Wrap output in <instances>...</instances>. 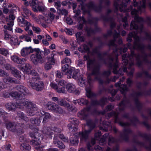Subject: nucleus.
Listing matches in <instances>:
<instances>
[{
  "mask_svg": "<svg viewBox=\"0 0 151 151\" xmlns=\"http://www.w3.org/2000/svg\"><path fill=\"white\" fill-rule=\"evenodd\" d=\"M40 51L39 49H32L31 47H24L22 48L20 52L21 55L24 57H26L30 53L36 52L37 53Z\"/></svg>",
  "mask_w": 151,
  "mask_h": 151,
  "instance_id": "0eeeda50",
  "label": "nucleus"
},
{
  "mask_svg": "<svg viewBox=\"0 0 151 151\" xmlns=\"http://www.w3.org/2000/svg\"><path fill=\"white\" fill-rule=\"evenodd\" d=\"M21 148L24 150L25 149L26 150H29L31 149V147L30 145L27 144L23 143L21 145Z\"/></svg>",
  "mask_w": 151,
  "mask_h": 151,
  "instance_id": "ea45409f",
  "label": "nucleus"
},
{
  "mask_svg": "<svg viewBox=\"0 0 151 151\" xmlns=\"http://www.w3.org/2000/svg\"><path fill=\"white\" fill-rule=\"evenodd\" d=\"M11 58L14 62L17 63H20V62H19V58L17 56L15 55L12 56Z\"/></svg>",
  "mask_w": 151,
  "mask_h": 151,
  "instance_id": "49530a36",
  "label": "nucleus"
},
{
  "mask_svg": "<svg viewBox=\"0 0 151 151\" xmlns=\"http://www.w3.org/2000/svg\"><path fill=\"white\" fill-rule=\"evenodd\" d=\"M18 116L21 119H22L27 122L29 120L28 117L25 116L22 112H19L18 113Z\"/></svg>",
  "mask_w": 151,
  "mask_h": 151,
  "instance_id": "72a5a7b5",
  "label": "nucleus"
},
{
  "mask_svg": "<svg viewBox=\"0 0 151 151\" xmlns=\"http://www.w3.org/2000/svg\"><path fill=\"white\" fill-rule=\"evenodd\" d=\"M99 73V68L98 66H94V68L93 69L92 73H89L88 74L87 78L88 82L90 83L91 81V77L92 75H97Z\"/></svg>",
  "mask_w": 151,
  "mask_h": 151,
  "instance_id": "aec40b11",
  "label": "nucleus"
},
{
  "mask_svg": "<svg viewBox=\"0 0 151 151\" xmlns=\"http://www.w3.org/2000/svg\"><path fill=\"white\" fill-rule=\"evenodd\" d=\"M7 129L13 132H16L17 124L14 122H9L6 124Z\"/></svg>",
  "mask_w": 151,
  "mask_h": 151,
  "instance_id": "dca6fc26",
  "label": "nucleus"
},
{
  "mask_svg": "<svg viewBox=\"0 0 151 151\" xmlns=\"http://www.w3.org/2000/svg\"><path fill=\"white\" fill-rule=\"evenodd\" d=\"M26 107L28 109L34 110L36 109V106L35 104L29 101Z\"/></svg>",
  "mask_w": 151,
  "mask_h": 151,
  "instance_id": "7c9ffc66",
  "label": "nucleus"
},
{
  "mask_svg": "<svg viewBox=\"0 0 151 151\" xmlns=\"http://www.w3.org/2000/svg\"><path fill=\"white\" fill-rule=\"evenodd\" d=\"M32 78L34 82V83H34L36 84V83H37L38 81H40V77L38 76H37V75L36 76L32 77Z\"/></svg>",
  "mask_w": 151,
  "mask_h": 151,
  "instance_id": "5fc2aeb1",
  "label": "nucleus"
},
{
  "mask_svg": "<svg viewBox=\"0 0 151 151\" xmlns=\"http://www.w3.org/2000/svg\"><path fill=\"white\" fill-rule=\"evenodd\" d=\"M138 26L137 24V22L135 21H132L130 25V29H135L134 32L129 33L128 37L127 38V40L129 42H131L132 41V37H133L134 39V44L133 48L134 49H137L141 50L142 53V55H140L139 54H135L133 51H131V54L128 56H127L126 54H124L122 56V59L123 64L125 65H127L129 59L131 62L129 63L130 66L134 64V60L135 59L137 61V64L138 66H140L142 64L141 60H143L146 61L147 60V55L145 54L143 50L144 49L145 46L144 45L140 44L139 42V37L137 35V33Z\"/></svg>",
  "mask_w": 151,
  "mask_h": 151,
  "instance_id": "f257e3e1",
  "label": "nucleus"
},
{
  "mask_svg": "<svg viewBox=\"0 0 151 151\" xmlns=\"http://www.w3.org/2000/svg\"><path fill=\"white\" fill-rule=\"evenodd\" d=\"M29 86L38 91H40L44 88V83L42 81H38L36 84L30 82Z\"/></svg>",
  "mask_w": 151,
  "mask_h": 151,
  "instance_id": "1a4fd4ad",
  "label": "nucleus"
},
{
  "mask_svg": "<svg viewBox=\"0 0 151 151\" xmlns=\"http://www.w3.org/2000/svg\"><path fill=\"white\" fill-rule=\"evenodd\" d=\"M31 24L30 22H28V21H27L26 23L24 24V26H26V28L25 29V30L26 31H27L29 29V27L31 26Z\"/></svg>",
  "mask_w": 151,
  "mask_h": 151,
  "instance_id": "69168bd1",
  "label": "nucleus"
},
{
  "mask_svg": "<svg viewBox=\"0 0 151 151\" xmlns=\"http://www.w3.org/2000/svg\"><path fill=\"white\" fill-rule=\"evenodd\" d=\"M77 74L78 72L75 70L73 68H70L66 72L65 74L67 75L68 78H73L76 79L77 78Z\"/></svg>",
  "mask_w": 151,
  "mask_h": 151,
  "instance_id": "f8f14e48",
  "label": "nucleus"
},
{
  "mask_svg": "<svg viewBox=\"0 0 151 151\" xmlns=\"http://www.w3.org/2000/svg\"><path fill=\"white\" fill-rule=\"evenodd\" d=\"M42 117H33L30 119V122L32 124L35 126H39L42 119Z\"/></svg>",
  "mask_w": 151,
  "mask_h": 151,
  "instance_id": "b1692460",
  "label": "nucleus"
},
{
  "mask_svg": "<svg viewBox=\"0 0 151 151\" xmlns=\"http://www.w3.org/2000/svg\"><path fill=\"white\" fill-rule=\"evenodd\" d=\"M10 96L13 97L20 98L22 95L16 91H12L10 92Z\"/></svg>",
  "mask_w": 151,
  "mask_h": 151,
  "instance_id": "4c0bfd02",
  "label": "nucleus"
},
{
  "mask_svg": "<svg viewBox=\"0 0 151 151\" xmlns=\"http://www.w3.org/2000/svg\"><path fill=\"white\" fill-rule=\"evenodd\" d=\"M16 89L20 92L26 94L27 92V89L21 85H18L16 87Z\"/></svg>",
  "mask_w": 151,
  "mask_h": 151,
  "instance_id": "a878e982",
  "label": "nucleus"
},
{
  "mask_svg": "<svg viewBox=\"0 0 151 151\" xmlns=\"http://www.w3.org/2000/svg\"><path fill=\"white\" fill-rule=\"evenodd\" d=\"M32 17L38 24H40L44 28L47 27L48 24L52 23V21L50 19H46L45 18L41 15H40L38 17H37L34 15H32Z\"/></svg>",
  "mask_w": 151,
  "mask_h": 151,
  "instance_id": "39448f33",
  "label": "nucleus"
},
{
  "mask_svg": "<svg viewBox=\"0 0 151 151\" xmlns=\"http://www.w3.org/2000/svg\"><path fill=\"white\" fill-rule=\"evenodd\" d=\"M43 133L45 135L51 137V135L53 134V130L52 127H44L43 129Z\"/></svg>",
  "mask_w": 151,
  "mask_h": 151,
  "instance_id": "412c9836",
  "label": "nucleus"
},
{
  "mask_svg": "<svg viewBox=\"0 0 151 151\" xmlns=\"http://www.w3.org/2000/svg\"><path fill=\"white\" fill-rule=\"evenodd\" d=\"M113 87V86L112 85L110 86V88L109 89V91L111 93L113 96H114L117 93L118 90L117 89H114L113 90L112 89Z\"/></svg>",
  "mask_w": 151,
  "mask_h": 151,
  "instance_id": "09e8293b",
  "label": "nucleus"
},
{
  "mask_svg": "<svg viewBox=\"0 0 151 151\" xmlns=\"http://www.w3.org/2000/svg\"><path fill=\"white\" fill-rule=\"evenodd\" d=\"M58 9V12L59 15H62L65 16H66L68 14V11L65 9H58V8H57Z\"/></svg>",
  "mask_w": 151,
  "mask_h": 151,
  "instance_id": "473e14b6",
  "label": "nucleus"
},
{
  "mask_svg": "<svg viewBox=\"0 0 151 151\" xmlns=\"http://www.w3.org/2000/svg\"><path fill=\"white\" fill-rule=\"evenodd\" d=\"M86 95L88 97H91L93 96L92 93L90 89H86Z\"/></svg>",
  "mask_w": 151,
  "mask_h": 151,
  "instance_id": "e2e57ef3",
  "label": "nucleus"
},
{
  "mask_svg": "<svg viewBox=\"0 0 151 151\" xmlns=\"http://www.w3.org/2000/svg\"><path fill=\"white\" fill-rule=\"evenodd\" d=\"M81 33L79 32H77L76 34L77 40L78 43L84 41V38L83 36H81Z\"/></svg>",
  "mask_w": 151,
  "mask_h": 151,
  "instance_id": "c85d7f7f",
  "label": "nucleus"
},
{
  "mask_svg": "<svg viewBox=\"0 0 151 151\" xmlns=\"http://www.w3.org/2000/svg\"><path fill=\"white\" fill-rule=\"evenodd\" d=\"M45 9V6L41 5L40 3L35 7V8L33 10L35 12H37L38 11L43 12L44 11Z\"/></svg>",
  "mask_w": 151,
  "mask_h": 151,
  "instance_id": "393cba45",
  "label": "nucleus"
},
{
  "mask_svg": "<svg viewBox=\"0 0 151 151\" xmlns=\"http://www.w3.org/2000/svg\"><path fill=\"white\" fill-rule=\"evenodd\" d=\"M76 101L77 102V103L80 105H87L88 103L87 100L83 99L76 100Z\"/></svg>",
  "mask_w": 151,
  "mask_h": 151,
  "instance_id": "c9c22d12",
  "label": "nucleus"
},
{
  "mask_svg": "<svg viewBox=\"0 0 151 151\" xmlns=\"http://www.w3.org/2000/svg\"><path fill=\"white\" fill-rule=\"evenodd\" d=\"M10 41L12 44L14 45H19L20 43L18 41L17 38L16 37H12L10 38Z\"/></svg>",
  "mask_w": 151,
  "mask_h": 151,
  "instance_id": "2f4dec72",
  "label": "nucleus"
},
{
  "mask_svg": "<svg viewBox=\"0 0 151 151\" xmlns=\"http://www.w3.org/2000/svg\"><path fill=\"white\" fill-rule=\"evenodd\" d=\"M50 106V109L53 111L59 114L63 113V110L59 105L54 103L52 104Z\"/></svg>",
  "mask_w": 151,
  "mask_h": 151,
  "instance_id": "ddd939ff",
  "label": "nucleus"
},
{
  "mask_svg": "<svg viewBox=\"0 0 151 151\" xmlns=\"http://www.w3.org/2000/svg\"><path fill=\"white\" fill-rule=\"evenodd\" d=\"M50 118V115L49 113H46L44 115V117L43 119L42 122L44 123L47 122L48 119Z\"/></svg>",
  "mask_w": 151,
  "mask_h": 151,
  "instance_id": "c03bdc74",
  "label": "nucleus"
},
{
  "mask_svg": "<svg viewBox=\"0 0 151 151\" xmlns=\"http://www.w3.org/2000/svg\"><path fill=\"white\" fill-rule=\"evenodd\" d=\"M31 69V66L28 63L26 64L24 67H21L20 68V70L24 69V72L28 74H29L30 71Z\"/></svg>",
  "mask_w": 151,
  "mask_h": 151,
  "instance_id": "bb28decb",
  "label": "nucleus"
},
{
  "mask_svg": "<svg viewBox=\"0 0 151 151\" xmlns=\"http://www.w3.org/2000/svg\"><path fill=\"white\" fill-rule=\"evenodd\" d=\"M118 115V114L115 112H112L108 114V116L109 118L110 117L112 116H114L115 118V122H116L117 121V116Z\"/></svg>",
  "mask_w": 151,
  "mask_h": 151,
  "instance_id": "a19ab883",
  "label": "nucleus"
},
{
  "mask_svg": "<svg viewBox=\"0 0 151 151\" xmlns=\"http://www.w3.org/2000/svg\"><path fill=\"white\" fill-rule=\"evenodd\" d=\"M3 81L4 83L6 84L13 83L17 84L20 83V82L19 81L9 76V74H8L7 76H6L4 78Z\"/></svg>",
  "mask_w": 151,
  "mask_h": 151,
  "instance_id": "9d476101",
  "label": "nucleus"
},
{
  "mask_svg": "<svg viewBox=\"0 0 151 151\" xmlns=\"http://www.w3.org/2000/svg\"><path fill=\"white\" fill-rule=\"evenodd\" d=\"M134 6H131L129 10H131V14L134 19L137 22H141L143 21L142 18L139 17L137 15V11L133 7H136L138 6L139 11H141L142 8L144 9L146 6L145 0H133Z\"/></svg>",
  "mask_w": 151,
  "mask_h": 151,
  "instance_id": "20e7f679",
  "label": "nucleus"
},
{
  "mask_svg": "<svg viewBox=\"0 0 151 151\" xmlns=\"http://www.w3.org/2000/svg\"><path fill=\"white\" fill-rule=\"evenodd\" d=\"M6 109L9 111L15 110L18 108V105L17 104L12 102H8L5 105Z\"/></svg>",
  "mask_w": 151,
  "mask_h": 151,
  "instance_id": "5701e85b",
  "label": "nucleus"
},
{
  "mask_svg": "<svg viewBox=\"0 0 151 151\" xmlns=\"http://www.w3.org/2000/svg\"><path fill=\"white\" fill-rule=\"evenodd\" d=\"M27 20L21 17H19L18 19V22L19 25L21 27L24 26V24L26 23Z\"/></svg>",
  "mask_w": 151,
  "mask_h": 151,
  "instance_id": "c756f323",
  "label": "nucleus"
},
{
  "mask_svg": "<svg viewBox=\"0 0 151 151\" xmlns=\"http://www.w3.org/2000/svg\"><path fill=\"white\" fill-rule=\"evenodd\" d=\"M132 132V131L129 129H125L122 133H120L121 139L125 141H127L128 139V135Z\"/></svg>",
  "mask_w": 151,
  "mask_h": 151,
  "instance_id": "a211bd4d",
  "label": "nucleus"
},
{
  "mask_svg": "<svg viewBox=\"0 0 151 151\" xmlns=\"http://www.w3.org/2000/svg\"><path fill=\"white\" fill-rule=\"evenodd\" d=\"M30 143H31V144L35 147L39 145L40 143V142L39 140L37 141V139H36L35 140H32L31 141Z\"/></svg>",
  "mask_w": 151,
  "mask_h": 151,
  "instance_id": "37998d69",
  "label": "nucleus"
},
{
  "mask_svg": "<svg viewBox=\"0 0 151 151\" xmlns=\"http://www.w3.org/2000/svg\"><path fill=\"white\" fill-rule=\"evenodd\" d=\"M40 3L37 0H32L31 1H30L29 2L30 5L32 6L33 10Z\"/></svg>",
  "mask_w": 151,
  "mask_h": 151,
  "instance_id": "f704fd0d",
  "label": "nucleus"
},
{
  "mask_svg": "<svg viewBox=\"0 0 151 151\" xmlns=\"http://www.w3.org/2000/svg\"><path fill=\"white\" fill-rule=\"evenodd\" d=\"M58 105L63 106L68 108V110L69 111H73V109L72 106L70 105L68 103H67V102L64 100L62 99H59L58 101Z\"/></svg>",
  "mask_w": 151,
  "mask_h": 151,
  "instance_id": "4468645a",
  "label": "nucleus"
},
{
  "mask_svg": "<svg viewBox=\"0 0 151 151\" xmlns=\"http://www.w3.org/2000/svg\"><path fill=\"white\" fill-rule=\"evenodd\" d=\"M0 54L4 56H6L8 54L7 49L4 48H0Z\"/></svg>",
  "mask_w": 151,
  "mask_h": 151,
  "instance_id": "79ce46f5",
  "label": "nucleus"
},
{
  "mask_svg": "<svg viewBox=\"0 0 151 151\" xmlns=\"http://www.w3.org/2000/svg\"><path fill=\"white\" fill-rule=\"evenodd\" d=\"M107 102V99L106 98H102L101 99L99 102V104L102 106H103Z\"/></svg>",
  "mask_w": 151,
  "mask_h": 151,
  "instance_id": "3c124183",
  "label": "nucleus"
},
{
  "mask_svg": "<svg viewBox=\"0 0 151 151\" xmlns=\"http://www.w3.org/2000/svg\"><path fill=\"white\" fill-rule=\"evenodd\" d=\"M69 121L71 123L74 125H78L79 124L78 120L75 118H70Z\"/></svg>",
  "mask_w": 151,
  "mask_h": 151,
  "instance_id": "58836bf2",
  "label": "nucleus"
},
{
  "mask_svg": "<svg viewBox=\"0 0 151 151\" xmlns=\"http://www.w3.org/2000/svg\"><path fill=\"white\" fill-rule=\"evenodd\" d=\"M39 52L37 54L36 52H34L35 55L32 54L30 56V58L32 62L35 64H37L39 60L42 59V57L39 54Z\"/></svg>",
  "mask_w": 151,
  "mask_h": 151,
  "instance_id": "2eb2a0df",
  "label": "nucleus"
},
{
  "mask_svg": "<svg viewBox=\"0 0 151 151\" xmlns=\"http://www.w3.org/2000/svg\"><path fill=\"white\" fill-rule=\"evenodd\" d=\"M8 73H6L3 70H0V76L5 77L6 76H7Z\"/></svg>",
  "mask_w": 151,
  "mask_h": 151,
  "instance_id": "0e129e2a",
  "label": "nucleus"
},
{
  "mask_svg": "<svg viewBox=\"0 0 151 151\" xmlns=\"http://www.w3.org/2000/svg\"><path fill=\"white\" fill-rule=\"evenodd\" d=\"M121 93L124 94L125 91H127V88L125 85H123L122 87L120 89Z\"/></svg>",
  "mask_w": 151,
  "mask_h": 151,
  "instance_id": "6e6d98bb",
  "label": "nucleus"
},
{
  "mask_svg": "<svg viewBox=\"0 0 151 151\" xmlns=\"http://www.w3.org/2000/svg\"><path fill=\"white\" fill-rule=\"evenodd\" d=\"M127 19L126 17H124L122 19V21L124 23L123 25L124 29H125L128 26L127 24Z\"/></svg>",
  "mask_w": 151,
  "mask_h": 151,
  "instance_id": "603ef678",
  "label": "nucleus"
},
{
  "mask_svg": "<svg viewBox=\"0 0 151 151\" xmlns=\"http://www.w3.org/2000/svg\"><path fill=\"white\" fill-rule=\"evenodd\" d=\"M16 130V131L15 132H17L18 134L19 135L22 134L23 132V130L22 128L21 127L17 126Z\"/></svg>",
  "mask_w": 151,
  "mask_h": 151,
  "instance_id": "4d7b16f0",
  "label": "nucleus"
},
{
  "mask_svg": "<svg viewBox=\"0 0 151 151\" xmlns=\"http://www.w3.org/2000/svg\"><path fill=\"white\" fill-rule=\"evenodd\" d=\"M86 30L87 32V33L88 36L90 35L91 34H93L94 32V30L91 28L87 27H86Z\"/></svg>",
  "mask_w": 151,
  "mask_h": 151,
  "instance_id": "8fccbe9b",
  "label": "nucleus"
},
{
  "mask_svg": "<svg viewBox=\"0 0 151 151\" xmlns=\"http://www.w3.org/2000/svg\"><path fill=\"white\" fill-rule=\"evenodd\" d=\"M56 91L60 93H65V88L63 86L61 88L58 87Z\"/></svg>",
  "mask_w": 151,
  "mask_h": 151,
  "instance_id": "864d4df0",
  "label": "nucleus"
},
{
  "mask_svg": "<svg viewBox=\"0 0 151 151\" xmlns=\"http://www.w3.org/2000/svg\"><path fill=\"white\" fill-rule=\"evenodd\" d=\"M23 12H22V15L24 17H26L27 16L31 15V12L26 8H23Z\"/></svg>",
  "mask_w": 151,
  "mask_h": 151,
  "instance_id": "e433bc0d",
  "label": "nucleus"
},
{
  "mask_svg": "<svg viewBox=\"0 0 151 151\" xmlns=\"http://www.w3.org/2000/svg\"><path fill=\"white\" fill-rule=\"evenodd\" d=\"M123 0H117L114 2V5L116 9L115 12L117 11L119 9L121 12L125 11L126 4V3H123Z\"/></svg>",
  "mask_w": 151,
  "mask_h": 151,
  "instance_id": "6e6552de",
  "label": "nucleus"
},
{
  "mask_svg": "<svg viewBox=\"0 0 151 151\" xmlns=\"http://www.w3.org/2000/svg\"><path fill=\"white\" fill-rule=\"evenodd\" d=\"M59 137L63 141L65 142H68V140L65 137L64 135L63 134H59Z\"/></svg>",
  "mask_w": 151,
  "mask_h": 151,
  "instance_id": "338daca9",
  "label": "nucleus"
},
{
  "mask_svg": "<svg viewBox=\"0 0 151 151\" xmlns=\"http://www.w3.org/2000/svg\"><path fill=\"white\" fill-rule=\"evenodd\" d=\"M13 10H10V11L9 12L10 13V15L9 16V19L11 21H13L15 19V17L13 14ZM9 19L8 18L6 19V21H8Z\"/></svg>",
  "mask_w": 151,
  "mask_h": 151,
  "instance_id": "de8ad7c7",
  "label": "nucleus"
},
{
  "mask_svg": "<svg viewBox=\"0 0 151 151\" xmlns=\"http://www.w3.org/2000/svg\"><path fill=\"white\" fill-rule=\"evenodd\" d=\"M5 68L8 70H11L12 71V73L16 75V77L19 79H21V76L18 71L14 67L10 65L6 64L4 65Z\"/></svg>",
  "mask_w": 151,
  "mask_h": 151,
  "instance_id": "9b49d317",
  "label": "nucleus"
},
{
  "mask_svg": "<svg viewBox=\"0 0 151 151\" xmlns=\"http://www.w3.org/2000/svg\"><path fill=\"white\" fill-rule=\"evenodd\" d=\"M78 136H73L70 138V142L72 145H77L78 143Z\"/></svg>",
  "mask_w": 151,
  "mask_h": 151,
  "instance_id": "cd10ccee",
  "label": "nucleus"
},
{
  "mask_svg": "<svg viewBox=\"0 0 151 151\" xmlns=\"http://www.w3.org/2000/svg\"><path fill=\"white\" fill-rule=\"evenodd\" d=\"M126 102V101L125 100H123L119 104V109L120 110H123L124 109V107L125 106Z\"/></svg>",
  "mask_w": 151,
  "mask_h": 151,
  "instance_id": "13d9d810",
  "label": "nucleus"
},
{
  "mask_svg": "<svg viewBox=\"0 0 151 151\" xmlns=\"http://www.w3.org/2000/svg\"><path fill=\"white\" fill-rule=\"evenodd\" d=\"M48 61L45 65V68L46 70L50 69L52 67V65L55 63V61L54 58L52 57L48 58Z\"/></svg>",
  "mask_w": 151,
  "mask_h": 151,
  "instance_id": "f3484780",
  "label": "nucleus"
},
{
  "mask_svg": "<svg viewBox=\"0 0 151 151\" xmlns=\"http://www.w3.org/2000/svg\"><path fill=\"white\" fill-rule=\"evenodd\" d=\"M66 88L68 91L70 93L73 92L78 94L80 93L78 90L76 89L74 85L70 84H67Z\"/></svg>",
  "mask_w": 151,
  "mask_h": 151,
  "instance_id": "6ab92c4d",
  "label": "nucleus"
},
{
  "mask_svg": "<svg viewBox=\"0 0 151 151\" xmlns=\"http://www.w3.org/2000/svg\"><path fill=\"white\" fill-rule=\"evenodd\" d=\"M28 101H27L24 98H19L16 101V104L18 105V107L19 106H26L28 104Z\"/></svg>",
  "mask_w": 151,
  "mask_h": 151,
  "instance_id": "4be33fe9",
  "label": "nucleus"
},
{
  "mask_svg": "<svg viewBox=\"0 0 151 151\" xmlns=\"http://www.w3.org/2000/svg\"><path fill=\"white\" fill-rule=\"evenodd\" d=\"M4 38L5 40H7L9 39V38L10 37V35L8 34L6 30H4Z\"/></svg>",
  "mask_w": 151,
  "mask_h": 151,
  "instance_id": "680f3d73",
  "label": "nucleus"
},
{
  "mask_svg": "<svg viewBox=\"0 0 151 151\" xmlns=\"http://www.w3.org/2000/svg\"><path fill=\"white\" fill-rule=\"evenodd\" d=\"M62 64L67 63L70 64L71 63V61L70 59L68 58H65L64 59L61 61Z\"/></svg>",
  "mask_w": 151,
  "mask_h": 151,
  "instance_id": "bf43d9fd",
  "label": "nucleus"
},
{
  "mask_svg": "<svg viewBox=\"0 0 151 151\" xmlns=\"http://www.w3.org/2000/svg\"><path fill=\"white\" fill-rule=\"evenodd\" d=\"M90 109V108L88 107L86 110L83 109L78 114V116L81 119L86 120L87 125L89 128L88 130H86L84 132L79 133L80 139L81 141H85L88 139L89 134L95 127L94 123L91 120L88 118L87 112Z\"/></svg>",
  "mask_w": 151,
  "mask_h": 151,
  "instance_id": "f03ea898",
  "label": "nucleus"
},
{
  "mask_svg": "<svg viewBox=\"0 0 151 151\" xmlns=\"http://www.w3.org/2000/svg\"><path fill=\"white\" fill-rule=\"evenodd\" d=\"M110 3L109 0H99V6L98 7H95L93 3L90 1L87 4L88 8L90 10H93L97 12H99L101 9V5L104 4L106 5H108Z\"/></svg>",
  "mask_w": 151,
  "mask_h": 151,
  "instance_id": "423d86ee",
  "label": "nucleus"
},
{
  "mask_svg": "<svg viewBox=\"0 0 151 151\" xmlns=\"http://www.w3.org/2000/svg\"><path fill=\"white\" fill-rule=\"evenodd\" d=\"M94 62L95 60H88L87 62L88 67H90V66H91L92 65H93V68H94V66H98L99 68V66L98 65H94Z\"/></svg>",
  "mask_w": 151,
  "mask_h": 151,
  "instance_id": "a18cd8bd",
  "label": "nucleus"
},
{
  "mask_svg": "<svg viewBox=\"0 0 151 151\" xmlns=\"http://www.w3.org/2000/svg\"><path fill=\"white\" fill-rule=\"evenodd\" d=\"M114 33L113 34L114 39L110 41L108 45L110 47L111 46H113L116 48L115 50H114L113 53H112V55L109 57V59L112 62L113 61L114 59L113 57H115L116 58V62L113 66V72L114 74H120L121 75L123 74L124 72H127V68L125 67H124L122 69L120 68L118 71H117V69L119 67L117 61V58L118 57V55L116 53L117 51V49L116 48V45H115L114 42L115 41V38L118 37L119 35V33H117L115 30H114Z\"/></svg>",
  "mask_w": 151,
  "mask_h": 151,
  "instance_id": "7ed1b4c3",
  "label": "nucleus"
},
{
  "mask_svg": "<svg viewBox=\"0 0 151 151\" xmlns=\"http://www.w3.org/2000/svg\"><path fill=\"white\" fill-rule=\"evenodd\" d=\"M57 147L61 149H63L65 148V146L62 142H59V143L58 144Z\"/></svg>",
  "mask_w": 151,
  "mask_h": 151,
  "instance_id": "774afa93",
  "label": "nucleus"
},
{
  "mask_svg": "<svg viewBox=\"0 0 151 151\" xmlns=\"http://www.w3.org/2000/svg\"><path fill=\"white\" fill-rule=\"evenodd\" d=\"M69 65L66 64L63 66L62 68V71L63 72H65L66 70H68Z\"/></svg>",
  "mask_w": 151,
  "mask_h": 151,
  "instance_id": "052dcab7",
  "label": "nucleus"
}]
</instances>
